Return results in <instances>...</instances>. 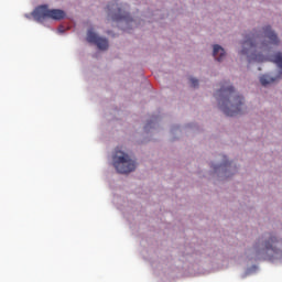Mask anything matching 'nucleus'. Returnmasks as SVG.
Listing matches in <instances>:
<instances>
[{
    "label": "nucleus",
    "instance_id": "f257e3e1",
    "mask_svg": "<svg viewBox=\"0 0 282 282\" xmlns=\"http://www.w3.org/2000/svg\"><path fill=\"white\" fill-rule=\"evenodd\" d=\"M279 45H280V40L278 37V34L271 30L270 25L264 26L260 32L254 31L245 35L241 54L248 55L250 63L252 61H256L258 63H263L269 61L275 64L280 69L279 75L275 78L270 77V75H262L260 77V84L263 87H267V85H271L278 79L282 78V53L278 52L271 57H264L260 54H257V52L268 54L270 50L273 48V46H279Z\"/></svg>",
    "mask_w": 282,
    "mask_h": 282
},
{
    "label": "nucleus",
    "instance_id": "f03ea898",
    "mask_svg": "<svg viewBox=\"0 0 282 282\" xmlns=\"http://www.w3.org/2000/svg\"><path fill=\"white\" fill-rule=\"evenodd\" d=\"M215 96L225 116L236 117L242 113L243 97L236 94L232 86L221 84Z\"/></svg>",
    "mask_w": 282,
    "mask_h": 282
},
{
    "label": "nucleus",
    "instance_id": "7ed1b4c3",
    "mask_svg": "<svg viewBox=\"0 0 282 282\" xmlns=\"http://www.w3.org/2000/svg\"><path fill=\"white\" fill-rule=\"evenodd\" d=\"M254 251L258 259L273 261L282 258V250L279 248L276 236H269L264 242L256 243Z\"/></svg>",
    "mask_w": 282,
    "mask_h": 282
},
{
    "label": "nucleus",
    "instance_id": "20e7f679",
    "mask_svg": "<svg viewBox=\"0 0 282 282\" xmlns=\"http://www.w3.org/2000/svg\"><path fill=\"white\" fill-rule=\"evenodd\" d=\"M112 165L119 174H130L135 171V162L123 151L116 150L112 155Z\"/></svg>",
    "mask_w": 282,
    "mask_h": 282
},
{
    "label": "nucleus",
    "instance_id": "39448f33",
    "mask_svg": "<svg viewBox=\"0 0 282 282\" xmlns=\"http://www.w3.org/2000/svg\"><path fill=\"white\" fill-rule=\"evenodd\" d=\"M32 14L37 22H42L44 19L62 20L65 18V12L63 10L50 9L46 4L35 8Z\"/></svg>",
    "mask_w": 282,
    "mask_h": 282
},
{
    "label": "nucleus",
    "instance_id": "423d86ee",
    "mask_svg": "<svg viewBox=\"0 0 282 282\" xmlns=\"http://www.w3.org/2000/svg\"><path fill=\"white\" fill-rule=\"evenodd\" d=\"M107 9L111 13V18L115 21H126L127 24L132 22V19L130 18V14L127 13L126 11H122L121 8H118V4H109L107 6Z\"/></svg>",
    "mask_w": 282,
    "mask_h": 282
},
{
    "label": "nucleus",
    "instance_id": "0eeeda50",
    "mask_svg": "<svg viewBox=\"0 0 282 282\" xmlns=\"http://www.w3.org/2000/svg\"><path fill=\"white\" fill-rule=\"evenodd\" d=\"M87 42L96 44L100 50L109 48V41L107 39L99 37L93 30L87 32Z\"/></svg>",
    "mask_w": 282,
    "mask_h": 282
},
{
    "label": "nucleus",
    "instance_id": "6e6552de",
    "mask_svg": "<svg viewBox=\"0 0 282 282\" xmlns=\"http://www.w3.org/2000/svg\"><path fill=\"white\" fill-rule=\"evenodd\" d=\"M213 55L217 62L221 63L226 57L225 48L219 44H215Z\"/></svg>",
    "mask_w": 282,
    "mask_h": 282
},
{
    "label": "nucleus",
    "instance_id": "1a4fd4ad",
    "mask_svg": "<svg viewBox=\"0 0 282 282\" xmlns=\"http://www.w3.org/2000/svg\"><path fill=\"white\" fill-rule=\"evenodd\" d=\"M191 85H192V87H199V80L192 77L191 78Z\"/></svg>",
    "mask_w": 282,
    "mask_h": 282
},
{
    "label": "nucleus",
    "instance_id": "9d476101",
    "mask_svg": "<svg viewBox=\"0 0 282 282\" xmlns=\"http://www.w3.org/2000/svg\"><path fill=\"white\" fill-rule=\"evenodd\" d=\"M59 32H63L62 28H59Z\"/></svg>",
    "mask_w": 282,
    "mask_h": 282
}]
</instances>
